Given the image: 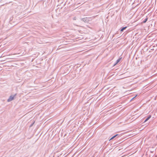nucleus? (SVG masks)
Listing matches in <instances>:
<instances>
[{
    "instance_id": "1",
    "label": "nucleus",
    "mask_w": 157,
    "mask_h": 157,
    "mask_svg": "<svg viewBox=\"0 0 157 157\" xmlns=\"http://www.w3.org/2000/svg\"><path fill=\"white\" fill-rule=\"evenodd\" d=\"M16 94H15L13 95L10 96L9 98L8 99L7 101L8 102L14 99V98L16 96Z\"/></svg>"
},
{
    "instance_id": "2",
    "label": "nucleus",
    "mask_w": 157,
    "mask_h": 157,
    "mask_svg": "<svg viewBox=\"0 0 157 157\" xmlns=\"http://www.w3.org/2000/svg\"><path fill=\"white\" fill-rule=\"evenodd\" d=\"M151 117V115H150L144 121V122H145L147 121Z\"/></svg>"
},
{
    "instance_id": "3",
    "label": "nucleus",
    "mask_w": 157,
    "mask_h": 157,
    "mask_svg": "<svg viewBox=\"0 0 157 157\" xmlns=\"http://www.w3.org/2000/svg\"><path fill=\"white\" fill-rule=\"evenodd\" d=\"M127 28V27L126 26V27H124L123 28H122L121 29V32H123V31L125 29H126Z\"/></svg>"
},
{
    "instance_id": "4",
    "label": "nucleus",
    "mask_w": 157,
    "mask_h": 157,
    "mask_svg": "<svg viewBox=\"0 0 157 157\" xmlns=\"http://www.w3.org/2000/svg\"><path fill=\"white\" fill-rule=\"evenodd\" d=\"M121 59V58H119L117 60L116 62V63L114 64V65H115L117 64L120 61Z\"/></svg>"
},
{
    "instance_id": "5",
    "label": "nucleus",
    "mask_w": 157,
    "mask_h": 157,
    "mask_svg": "<svg viewBox=\"0 0 157 157\" xmlns=\"http://www.w3.org/2000/svg\"><path fill=\"white\" fill-rule=\"evenodd\" d=\"M118 135V134H116V135H115V136H113L109 140H111L113 139L114 138H115V137H116Z\"/></svg>"
},
{
    "instance_id": "6",
    "label": "nucleus",
    "mask_w": 157,
    "mask_h": 157,
    "mask_svg": "<svg viewBox=\"0 0 157 157\" xmlns=\"http://www.w3.org/2000/svg\"><path fill=\"white\" fill-rule=\"evenodd\" d=\"M86 18H84L82 19L81 20H82L84 22H85V21H86Z\"/></svg>"
},
{
    "instance_id": "7",
    "label": "nucleus",
    "mask_w": 157,
    "mask_h": 157,
    "mask_svg": "<svg viewBox=\"0 0 157 157\" xmlns=\"http://www.w3.org/2000/svg\"><path fill=\"white\" fill-rule=\"evenodd\" d=\"M147 18L145 19L144 20V21H143V23H145V22L147 21Z\"/></svg>"
},
{
    "instance_id": "8",
    "label": "nucleus",
    "mask_w": 157,
    "mask_h": 157,
    "mask_svg": "<svg viewBox=\"0 0 157 157\" xmlns=\"http://www.w3.org/2000/svg\"><path fill=\"white\" fill-rule=\"evenodd\" d=\"M73 20H76V17H74V18H73Z\"/></svg>"
},
{
    "instance_id": "9",
    "label": "nucleus",
    "mask_w": 157,
    "mask_h": 157,
    "mask_svg": "<svg viewBox=\"0 0 157 157\" xmlns=\"http://www.w3.org/2000/svg\"><path fill=\"white\" fill-rule=\"evenodd\" d=\"M135 97H134L132 99H134V98Z\"/></svg>"
}]
</instances>
